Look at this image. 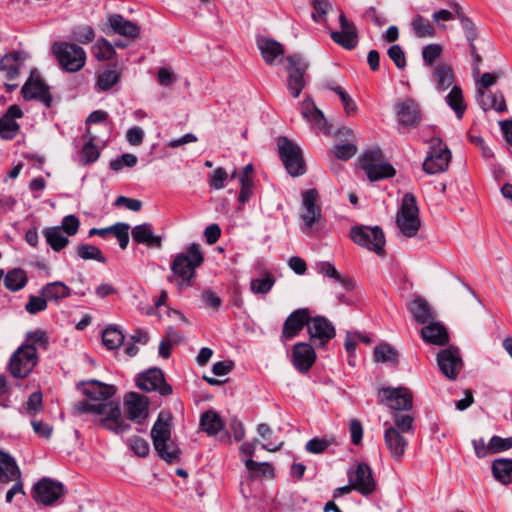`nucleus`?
<instances>
[{"label": "nucleus", "instance_id": "nucleus-1", "mask_svg": "<svg viewBox=\"0 0 512 512\" xmlns=\"http://www.w3.org/2000/svg\"><path fill=\"white\" fill-rule=\"evenodd\" d=\"M82 391L87 399L75 404V414L91 413L100 416L102 426L116 434L129 429V424L122 418L118 403L107 401L116 392L113 385L90 380L83 384Z\"/></svg>", "mask_w": 512, "mask_h": 512}, {"label": "nucleus", "instance_id": "nucleus-2", "mask_svg": "<svg viewBox=\"0 0 512 512\" xmlns=\"http://www.w3.org/2000/svg\"><path fill=\"white\" fill-rule=\"evenodd\" d=\"M171 415L160 412L151 429V438L158 455L166 462L172 463L179 459L180 449L171 439Z\"/></svg>", "mask_w": 512, "mask_h": 512}, {"label": "nucleus", "instance_id": "nucleus-3", "mask_svg": "<svg viewBox=\"0 0 512 512\" xmlns=\"http://www.w3.org/2000/svg\"><path fill=\"white\" fill-rule=\"evenodd\" d=\"M203 261L204 256L198 243H192L185 252L177 254L171 264V270L177 276V286H189L196 268Z\"/></svg>", "mask_w": 512, "mask_h": 512}, {"label": "nucleus", "instance_id": "nucleus-4", "mask_svg": "<svg viewBox=\"0 0 512 512\" xmlns=\"http://www.w3.org/2000/svg\"><path fill=\"white\" fill-rule=\"evenodd\" d=\"M52 53L60 67L69 73L80 71L86 64L85 50L72 42L57 41L52 45Z\"/></svg>", "mask_w": 512, "mask_h": 512}, {"label": "nucleus", "instance_id": "nucleus-5", "mask_svg": "<svg viewBox=\"0 0 512 512\" xmlns=\"http://www.w3.org/2000/svg\"><path fill=\"white\" fill-rule=\"evenodd\" d=\"M396 224L401 234L405 237H414L420 229L421 221L416 198L411 193H406L397 212Z\"/></svg>", "mask_w": 512, "mask_h": 512}, {"label": "nucleus", "instance_id": "nucleus-6", "mask_svg": "<svg viewBox=\"0 0 512 512\" xmlns=\"http://www.w3.org/2000/svg\"><path fill=\"white\" fill-rule=\"evenodd\" d=\"M360 164L371 181L389 178L395 174V169L385 161L379 148L366 151L360 160Z\"/></svg>", "mask_w": 512, "mask_h": 512}, {"label": "nucleus", "instance_id": "nucleus-7", "mask_svg": "<svg viewBox=\"0 0 512 512\" xmlns=\"http://www.w3.org/2000/svg\"><path fill=\"white\" fill-rule=\"evenodd\" d=\"M38 363L36 347L33 345H21L11 355L9 371L15 378H25Z\"/></svg>", "mask_w": 512, "mask_h": 512}, {"label": "nucleus", "instance_id": "nucleus-8", "mask_svg": "<svg viewBox=\"0 0 512 512\" xmlns=\"http://www.w3.org/2000/svg\"><path fill=\"white\" fill-rule=\"evenodd\" d=\"M277 145L287 172L293 177L303 175L305 173V163L300 147L286 137H280Z\"/></svg>", "mask_w": 512, "mask_h": 512}, {"label": "nucleus", "instance_id": "nucleus-9", "mask_svg": "<svg viewBox=\"0 0 512 512\" xmlns=\"http://www.w3.org/2000/svg\"><path fill=\"white\" fill-rule=\"evenodd\" d=\"M350 236L355 244L382 255L386 241L380 227L354 226L351 229Z\"/></svg>", "mask_w": 512, "mask_h": 512}, {"label": "nucleus", "instance_id": "nucleus-10", "mask_svg": "<svg viewBox=\"0 0 512 512\" xmlns=\"http://www.w3.org/2000/svg\"><path fill=\"white\" fill-rule=\"evenodd\" d=\"M288 72L287 88L290 94L297 98L306 85L304 75L309 67L306 59L300 54L289 55L286 58Z\"/></svg>", "mask_w": 512, "mask_h": 512}, {"label": "nucleus", "instance_id": "nucleus-11", "mask_svg": "<svg viewBox=\"0 0 512 512\" xmlns=\"http://www.w3.org/2000/svg\"><path fill=\"white\" fill-rule=\"evenodd\" d=\"M451 152L442 144L440 138L431 140V150L423 163V170L428 174H437L448 169Z\"/></svg>", "mask_w": 512, "mask_h": 512}, {"label": "nucleus", "instance_id": "nucleus-12", "mask_svg": "<svg viewBox=\"0 0 512 512\" xmlns=\"http://www.w3.org/2000/svg\"><path fill=\"white\" fill-rule=\"evenodd\" d=\"M378 396L382 403L395 411H408L413 407L412 393L405 387L382 388Z\"/></svg>", "mask_w": 512, "mask_h": 512}, {"label": "nucleus", "instance_id": "nucleus-13", "mask_svg": "<svg viewBox=\"0 0 512 512\" xmlns=\"http://www.w3.org/2000/svg\"><path fill=\"white\" fill-rule=\"evenodd\" d=\"M318 200V192L315 189H309L302 193V206L300 212V218L303 221V231L311 232L315 224H317L321 218V208L316 205Z\"/></svg>", "mask_w": 512, "mask_h": 512}, {"label": "nucleus", "instance_id": "nucleus-14", "mask_svg": "<svg viewBox=\"0 0 512 512\" xmlns=\"http://www.w3.org/2000/svg\"><path fill=\"white\" fill-rule=\"evenodd\" d=\"M64 493L65 489L61 482L43 478L34 485L32 497L36 502L49 506L54 504Z\"/></svg>", "mask_w": 512, "mask_h": 512}, {"label": "nucleus", "instance_id": "nucleus-15", "mask_svg": "<svg viewBox=\"0 0 512 512\" xmlns=\"http://www.w3.org/2000/svg\"><path fill=\"white\" fill-rule=\"evenodd\" d=\"M136 385L142 391H156L162 396H168L172 393V387L165 381L163 372L159 368H150L139 374Z\"/></svg>", "mask_w": 512, "mask_h": 512}, {"label": "nucleus", "instance_id": "nucleus-16", "mask_svg": "<svg viewBox=\"0 0 512 512\" xmlns=\"http://www.w3.org/2000/svg\"><path fill=\"white\" fill-rule=\"evenodd\" d=\"M307 331L310 336V341L316 347L325 346L336 335L333 324L323 316H310Z\"/></svg>", "mask_w": 512, "mask_h": 512}, {"label": "nucleus", "instance_id": "nucleus-17", "mask_svg": "<svg viewBox=\"0 0 512 512\" xmlns=\"http://www.w3.org/2000/svg\"><path fill=\"white\" fill-rule=\"evenodd\" d=\"M22 95L26 100H38L46 107H50L52 98L49 92V87L44 83L41 76L32 71L30 77L27 79L22 87Z\"/></svg>", "mask_w": 512, "mask_h": 512}, {"label": "nucleus", "instance_id": "nucleus-18", "mask_svg": "<svg viewBox=\"0 0 512 512\" xmlns=\"http://www.w3.org/2000/svg\"><path fill=\"white\" fill-rule=\"evenodd\" d=\"M349 483L362 495H369L375 490V481L367 464L359 463L355 469L348 471Z\"/></svg>", "mask_w": 512, "mask_h": 512}, {"label": "nucleus", "instance_id": "nucleus-19", "mask_svg": "<svg viewBox=\"0 0 512 512\" xmlns=\"http://www.w3.org/2000/svg\"><path fill=\"white\" fill-rule=\"evenodd\" d=\"M437 364L441 372L448 379L454 380L458 376L463 363L458 349L449 347L438 354Z\"/></svg>", "mask_w": 512, "mask_h": 512}, {"label": "nucleus", "instance_id": "nucleus-20", "mask_svg": "<svg viewBox=\"0 0 512 512\" xmlns=\"http://www.w3.org/2000/svg\"><path fill=\"white\" fill-rule=\"evenodd\" d=\"M340 31L331 33L332 40L346 49H353L358 43V32L353 22H350L343 13L339 16Z\"/></svg>", "mask_w": 512, "mask_h": 512}, {"label": "nucleus", "instance_id": "nucleus-21", "mask_svg": "<svg viewBox=\"0 0 512 512\" xmlns=\"http://www.w3.org/2000/svg\"><path fill=\"white\" fill-rule=\"evenodd\" d=\"M310 319V311L307 308H302L292 312L284 322L281 338L283 341H288L294 338L306 325Z\"/></svg>", "mask_w": 512, "mask_h": 512}, {"label": "nucleus", "instance_id": "nucleus-22", "mask_svg": "<svg viewBox=\"0 0 512 512\" xmlns=\"http://www.w3.org/2000/svg\"><path fill=\"white\" fill-rule=\"evenodd\" d=\"M395 111L399 124L403 126H415L420 122L419 105L411 98L399 100L395 104Z\"/></svg>", "mask_w": 512, "mask_h": 512}, {"label": "nucleus", "instance_id": "nucleus-23", "mask_svg": "<svg viewBox=\"0 0 512 512\" xmlns=\"http://www.w3.org/2000/svg\"><path fill=\"white\" fill-rule=\"evenodd\" d=\"M127 417L138 423H141L148 416V399L146 396L136 392L127 394L124 401Z\"/></svg>", "mask_w": 512, "mask_h": 512}, {"label": "nucleus", "instance_id": "nucleus-24", "mask_svg": "<svg viewBox=\"0 0 512 512\" xmlns=\"http://www.w3.org/2000/svg\"><path fill=\"white\" fill-rule=\"evenodd\" d=\"M315 360L316 353L311 344L298 342L293 346L292 362L299 372H308V370L314 364Z\"/></svg>", "mask_w": 512, "mask_h": 512}, {"label": "nucleus", "instance_id": "nucleus-25", "mask_svg": "<svg viewBox=\"0 0 512 512\" xmlns=\"http://www.w3.org/2000/svg\"><path fill=\"white\" fill-rule=\"evenodd\" d=\"M257 47L268 65H277L281 62L284 49L279 42L267 37H259Z\"/></svg>", "mask_w": 512, "mask_h": 512}, {"label": "nucleus", "instance_id": "nucleus-26", "mask_svg": "<svg viewBox=\"0 0 512 512\" xmlns=\"http://www.w3.org/2000/svg\"><path fill=\"white\" fill-rule=\"evenodd\" d=\"M132 239L137 244H143L150 248H160L162 246V237L154 234L150 223L136 225L131 230Z\"/></svg>", "mask_w": 512, "mask_h": 512}, {"label": "nucleus", "instance_id": "nucleus-27", "mask_svg": "<svg viewBox=\"0 0 512 512\" xmlns=\"http://www.w3.org/2000/svg\"><path fill=\"white\" fill-rule=\"evenodd\" d=\"M384 440L391 456L397 461L402 459L408 445L405 434L400 433L396 428H387L384 433Z\"/></svg>", "mask_w": 512, "mask_h": 512}, {"label": "nucleus", "instance_id": "nucleus-28", "mask_svg": "<svg viewBox=\"0 0 512 512\" xmlns=\"http://www.w3.org/2000/svg\"><path fill=\"white\" fill-rule=\"evenodd\" d=\"M28 55L25 52L17 51L4 55L0 60V70L9 79H15L24 65Z\"/></svg>", "mask_w": 512, "mask_h": 512}, {"label": "nucleus", "instance_id": "nucleus-29", "mask_svg": "<svg viewBox=\"0 0 512 512\" xmlns=\"http://www.w3.org/2000/svg\"><path fill=\"white\" fill-rule=\"evenodd\" d=\"M476 100L479 106L484 111L495 110L498 113L504 112L507 109L504 96L501 92L489 94L482 89L476 90Z\"/></svg>", "mask_w": 512, "mask_h": 512}, {"label": "nucleus", "instance_id": "nucleus-30", "mask_svg": "<svg viewBox=\"0 0 512 512\" xmlns=\"http://www.w3.org/2000/svg\"><path fill=\"white\" fill-rule=\"evenodd\" d=\"M408 309L412 314L413 319L419 324L429 323L436 317L432 307L422 297H415L409 303Z\"/></svg>", "mask_w": 512, "mask_h": 512}, {"label": "nucleus", "instance_id": "nucleus-31", "mask_svg": "<svg viewBox=\"0 0 512 512\" xmlns=\"http://www.w3.org/2000/svg\"><path fill=\"white\" fill-rule=\"evenodd\" d=\"M421 336L427 343L445 345L448 342V333L445 327L434 320L421 329Z\"/></svg>", "mask_w": 512, "mask_h": 512}, {"label": "nucleus", "instance_id": "nucleus-32", "mask_svg": "<svg viewBox=\"0 0 512 512\" xmlns=\"http://www.w3.org/2000/svg\"><path fill=\"white\" fill-rule=\"evenodd\" d=\"M109 24L115 33L124 37L137 38L140 34L138 25L125 19L120 14L111 15L109 17Z\"/></svg>", "mask_w": 512, "mask_h": 512}, {"label": "nucleus", "instance_id": "nucleus-33", "mask_svg": "<svg viewBox=\"0 0 512 512\" xmlns=\"http://www.w3.org/2000/svg\"><path fill=\"white\" fill-rule=\"evenodd\" d=\"M20 476L21 471L15 459L11 455L0 451V482L9 483L20 478Z\"/></svg>", "mask_w": 512, "mask_h": 512}, {"label": "nucleus", "instance_id": "nucleus-34", "mask_svg": "<svg viewBox=\"0 0 512 512\" xmlns=\"http://www.w3.org/2000/svg\"><path fill=\"white\" fill-rule=\"evenodd\" d=\"M433 82L439 92H443L453 87L454 75L451 67L444 63H439L433 68Z\"/></svg>", "mask_w": 512, "mask_h": 512}, {"label": "nucleus", "instance_id": "nucleus-35", "mask_svg": "<svg viewBox=\"0 0 512 512\" xmlns=\"http://www.w3.org/2000/svg\"><path fill=\"white\" fill-rule=\"evenodd\" d=\"M40 293L46 297L47 301L58 302L61 299L69 297L71 289L65 283L55 281L44 285Z\"/></svg>", "mask_w": 512, "mask_h": 512}, {"label": "nucleus", "instance_id": "nucleus-36", "mask_svg": "<svg viewBox=\"0 0 512 512\" xmlns=\"http://www.w3.org/2000/svg\"><path fill=\"white\" fill-rule=\"evenodd\" d=\"M492 473L496 480L504 485L511 483L512 459L500 458L492 463Z\"/></svg>", "mask_w": 512, "mask_h": 512}, {"label": "nucleus", "instance_id": "nucleus-37", "mask_svg": "<svg viewBox=\"0 0 512 512\" xmlns=\"http://www.w3.org/2000/svg\"><path fill=\"white\" fill-rule=\"evenodd\" d=\"M121 78V73L115 69H105L97 75L95 89L98 92L108 91L115 86Z\"/></svg>", "mask_w": 512, "mask_h": 512}, {"label": "nucleus", "instance_id": "nucleus-38", "mask_svg": "<svg viewBox=\"0 0 512 512\" xmlns=\"http://www.w3.org/2000/svg\"><path fill=\"white\" fill-rule=\"evenodd\" d=\"M201 427L208 435H216L224 428V423L215 411L209 410L201 416Z\"/></svg>", "mask_w": 512, "mask_h": 512}, {"label": "nucleus", "instance_id": "nucleus-39", "mask_svg": "<svg viewBox=\"0 0 512 512\" xmlns=\"http://www.w3.org/2000/svg\"><path fill=\"white\" fill-rule=\"evenodd\" d=\"M43 235L47 243L56 252L61 251L69 243L68 238L64 235V232L59 226L46 228L43 231Z\"/></svg>", "mask_w": 512, "mask_h": 512}, {"label": "nucleus", "instance_id": "nucleus-40", "mask_svg": "<svg viewBox=\"0 0 512 512\" xmlns=\"http://www.w3.org/2000/svg\"><path fill=\"white\" fill-rule=\"evenodd\" d=\"M27 281L26 272L20 268L8 271L4 278L5 287L13 292L21 290L26 285Z\"/></svg>", "mask_w": 512, "mask_h": 512}, {"label": "nucleus", "instance_id": "nucleus-41", "mask_svg": "<svg viewBox=\"0 0 512 512\" xmlns=\"http://www.w3.org/2000/svg\"><path fill=\"white\" fill-rule=\"evenodd\" d=\"M318 272L335 279V281L345 290H350L353 287L351 280L342 276L334 265L329 262H321L317 266Z\"/></svg>", "mask_w": 512, "mask_h": 512}, {"label": "nucleus", "instance_id": "nucleus-42", "mask_svg": "<svg viewBox=\"0 0 512 512\" xmlns=\"http://www.w3.org/2000/svg\"><path fill=\"white\" fill-rule=\"evenodd\" d=\"M446 103L455 112L457 118L461 119L466 110V105L464 103L463 94L460 87H452L451 91L446 96Z\"/></svg>", "mask_w": 512, "mask_h": 512}, {"label": "nucleus", "instance_id": "nucleus-43", "mask_svg": "<svg viewBox=\"0 0 512 512\" xmlns=\"http://www.w3.org/2000/svg\"><path fill=\"white\" fill-rule=\"evenodd\" d=\"M374 360L377 363H390L395 365L398 363V353L391 345L382 343L374 349Z\"/></svg>", "mask_w": 512, "mask_h": 512}, {"label": "nucleus", "instance_id": "nucleus-44", "mask_svg": "<svg viewBox=\"0 0 512 512\" xmlns=\"http://www.w3.org/2000/svg\"><path fill=\"white\" fill-rule=\"evenodd\" d=\"M103 344L110 350L120 347L124 341L122 331L116 326L107 327L102 334Z\"/></svg>", "mask_w": 512, "mask_h": 512}, {"label": "nucleus", "instance_id": "nucleus-45", "mask_svg": "<svg viewBox=\"0 0 512 512\" xmlns=\"http://www.w3.org/2000/svg\"><path fill=\"white\" fill-rule=\"evenodd\" d=\"M93 53L99 61H106L114 57L115 49L108 40L100 38L93 46Z\"/></svg>", "mask_w": 512, "mask_h": 512}, {"label": "nucleus", "instance_id": "nucleus-46", "mask_svg": "<svg viewBox=\"0 0 512 512\" xmlns=\"http://www.w3.org/2000/svg\"><path fill=\"white\" fill-rule=\"evenodd\" d=\"M77 253L83 260H95L100 263L106 262V258L102 251L94 245L81 244L77 247Z\"/></svg>", "mask_w": 512, "mask_h": 512}, {"label": "nucleus", "instance_id": "nucleus-47", "mask_svg": "<svg viewBox=\"0 0 512 512\" xmlns=\"http://www.w3.org/2000/svg\"><path fill=\"white\" fill-rule=\"evenodd\" d=\"M412 27L415 34L420 38L433 37L435 35V30L430 22L420 15L413 18Z\"/></svg>", "mask_w": 512, "mask_h": 512}, {"label": "nucleus", "instance_id": "nucleus-48", "mask_svg": "<svg viewBox=\"0 0 512 512\" xmlns=\"http://www.w3.org/2000/svg\"><path fill=\"white\" fill-rule=\"evenodd\" d=\"M306 121L316 133L328 134L330 132L328 122L319 108H317L314 114Z\"/></svg>", "mask_w": 512, "mask_h": 512}, {"label": "nucleus", "instance_id": "nucleus-49", "mask_svg": "<svg viewBox=\"0 0 512 512\" xmlns=\"http://www.w3.org/2000/svg\"><path fill=\"white\" fill-rule=\"evenodd\" d=\"M274 283L273 276L267 274L264 278L253 279L250 282V290L255 294H266L272 289Z\"/></svg>", "mask_w": 512, "mask_h": 512}, {"label": "nucleus", "instance_id": "nucleus-50", "mask_svg": "<svg viewBox=\"0 0 512 512\" xmlns=\"http://www.w3.org/2000/svg\"><path fill=\"white\" fill-rule=\"evenodd\" d=\"M394 425L388 428H396L402 434H413V423L414 419L410 415L396 414L393 416Z\"/></svg>", "mask_w": 512, "mask_h": 512}, {"label": "nucleus", "instance_id": "nucleus-51", "mask_svg": "<svg viewBox=\"0 0 512 512\" xmlns=\"http://www.w3.org/2000/svg\"><path fill=\"white\" fill-rule=\"evenodd\" d=\"M129 230L130 226L127 223L118 222L112 225L111 234H113L119 241L121 249H126L129 243Z\"/></svg>", "mask_w": 512, "mask_h": 512}, {"label": "nucleus", "instance_id": "nucleus-52", "mask_svg": "<svg viewBox=\"0 0 512 512\" xmlns=\"http://www.w3.org/2000/svg\"><path fill=\"white\" fill-rule=\"evenodd\" d=\"M48 307V301L45 296L31 295L25 305V310L31 314H37L38 312L45 311Z\"/></svg>", "mask_w": 512, "mask_h": 512}, {"label": "nucleus", "instance_id": "nucleus-53", "mask_svg": "<svg viewBox=\"0 0 512 512\" xmlns=\"http://www.w3.org/2000/svg\"><path fill=\"white\" fill-rule=\"evenodd\" d=\"M19 131V125L16 121L3 116L0 118V137L3 139H12Z\"/></svg>", "mask_w": 512, "mask_h": 512}, {"label": "nucleus", "instance_id": "nucleus-54", "mask_svg": "<svg viewBox=\"0 0 512 512\" xmlns=\"http://www.w3.org/2000/svg\"><path fill=\"white\" fill-rule=\"evenodd\" d=\"M511 448L512 437L502 438L500 436H493L488 443V449L491 453H499Z\"/></svg>", "mask_w": 512, "mask_h": 512}, {"label": "nucleus", "instance_id": "nucleus-55", "mask_svg": "<svg viewBox=\"0 0 512 512\" xmlns=\"http://www.w3.org/2000/svg\"><path fill=\"white\" fill-rule=\"evenodd\" d=\"M246 468L252 473L263 476H273V467L268 462H256L253 459L246 461Z\"/></svg>", "mask_w": 512, "mask_h": 512}, {"label": "nucleus", "instance_id": "nucleus-56", "mask_svg": "<svg viewBox=\"0 0 512 512\" xmlns=\"http://www.w3.org/2000/svg\"><path fill=\"white\" fill-rule=\"evenodd\" d=\"M137 157L131 153H125L119 158L110 162V168L113 171H120L124 166L134 167L137 164Z\"/></svg>", "mask_w": 512, "mask_h": 512}, {"label": "nucleus", "instance_id": "nucleus-57", "mask_svg": "<svg viewBox=\"0 0 512 512\" xmlns=\"http://www.w3.org/2000/svg\"><path fill=\"white\" fill-rule=\"evenodd\" d=\"M357 148L352 143H345L340 145H335L333 147L334 155L340 160H348L352 158L356 154Z\"/></svg>", "mask_w": 512, "mask_h": 512}, {"label": "nucleus", "instance_id": "nucleus-58", "mask_svg": "<svg viewBox=\"0 0 512 512\" xmlns=\"http://www.w3.org/2000/svg\"><path fill=\"white\" fill-rule=\"evenodd\" d=\"M442 48L439 44H429L423 48L422 56L424 63L431 66L433 62L440 56Z\"/></svg>", "mask_w": 512, "mask_h": 512}, {"label": "nucleus", "instance_id": "nucleus-59", "mask_svg": "<svg viewBox=\"0 0 512 512\" xmlns=\"http://www.w3.org/2000/svg\"><path fill=\"white\" fill-rule=\"evenodd\" d=\"M130 448L140 457H145L149 453V444L141 437L134 436L129 440Z\"/></svg>", "mask_w": 512, "mask_h": 512}, {"label": "nucleus", "instance_id": "nucleus-60", "mask_svg": "<svg viewBox=\"0 0 512 512\" xmlns=\"http://www.w3.org/2000/svg\"><path fill=\"white\" fill-rule=\"evenodd\" d=\"M334 92L339 96L348 115H351L357 111V105L355 101L343 88H334Z\"/></svg>", "mask_w": 512, "mask_h": 512}, {"label": "nucleus", "instance_id": "nucleus-61", "mask_svg": "<svg viewBox=\"0 0 512 512\" xmlns=\"http://www.w3.org/2000/svg\"><path fill=\"white\" fill-rule=\"evenodd\" d=\"M79 219L74 215H67L63 218L61 223V230L69 236H73L78 232Z\"/></svg>", "mask_w": 512, "mask_h": 512}, {"label": "nucleus", "instance_id": "nucleus-62", "mask_svg": "<svg viewBox=\"0 0 512 512\" xmlns=\"http://www.w3.org/2000/svg\"><path fill=\"white\" fill-rule=\"evenodd\" d=\"M227 178H228V174H227L226 170L222 167H219V168L215 169L210 174L209 183L214 189L220 190V189L224 188V186H225L224 181Z\"/></svg>", "mask_w": 512, "mask_h": 512}, {"label": "nucleus", "instance_id": "nucleus-63", "mask_svg": "<svg viewBox=\"0 0 512 512\" xmlns=\"http://www.w3.org/2000/svg\"><path fill=\"white\" fill-rule=\"evenodd\" d=\"M388 56L399 69H403L406 66V57L399 45H392L388 49Z\"/></svg>", "mask_w": 512, "mask_h": 512}, {"label": "nucleus", "instance_id": "nucleus-64", "mask_svg": "<svg viewBox=\"0 0 512 512\" xmlns=\"http://www.w3.org/2000/svg\"><path fill=\"white\" fill-rule=\"evenodd\" d=\"M81 155L85 163L95 162L98 159L100 154L97 147L93 144L92 138L84 144Z\"/></svg>", "mask_w": 512, "mask_h": 512}]
</instances>
